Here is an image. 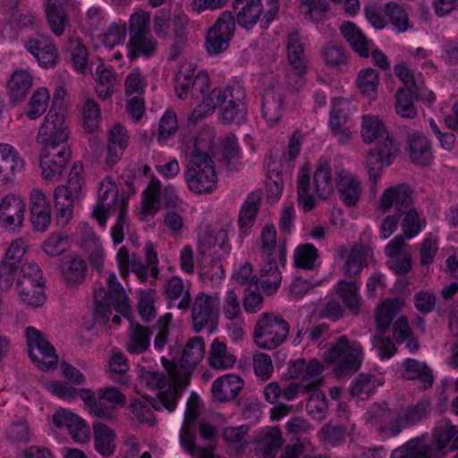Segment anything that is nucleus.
<instances>
[{
    "label": "nucleus",
    "mask_w": 458,
    "mask_h": 458,
    "mask_svg": "<svg viewBox=\"0 0 458 458\" xmlns=\"http://www.w3.org/2000/svg\"><path fill=\"white\" fill-rule=\"evenodd\" d=\"M184 176L189 189L198 194L209 193L216 185V174L212 158L198 148L191 155Z\"/></svg>",
    "instance_id": "nucleus-1"
},
{
    "label": "nucleus",
    "mask_w": 458,
    "mask_h": 458,
    "mask_svg": "<svg viewBox=\"0 0 458 458\" xmlns=\"http://www.w3.org/2000/svg\"><path fill=\"white\" fill-rule=\"evenodd\" d=\"M411 204V189L406 184L390 187L384 191L380 197L379 210L386 213L394 205V214L387 216L380 226V236L387 239L397 228L403 210Z\"/></svg>",
    "instance_id": "nucleus-2"
},
{
    "label": "nucleus",
    "mask_w": 458,
    "mask_h": 458,
    "mask_svg": "<svg viewBox=\"0 0 458 458\" xmlns=\"http://www.w3.org/2000/svg\"><path fill=\"white\" fill-rule=\"evenodd\" d=\"M362 347L358 342H349L342 335L335 344L324 354L327 363H336L334 371L337 377H344L357 371L361 365Z\"/></svg>",
    "instance_id": "nucleus-3"
},
{
    "label": "nucleus",
    "mask_w": 458,
    "mask_h": 458,
    "mask_svg": "<svg viewBox=\"0 0 458 458\" xmlns=\"http://www.w3.org/2000/svg\"><path fill=\"white\" fill-rule=\"evenodd\" d=\"M289 330V323L282 317L265 312L259 317L254 328L255 343L259 348L273 350L285 341Z\"/></svg>",
    "instance_id": "nucleus-4"
},
{
    "label": "nucleus",
    "mask_w": 458,
    "mask_h": 458,
    "mask_svg": "<svg viewBox=\"0 0 458 458\" xmlns=\"http://www.w3.org/2000/svg\"><path fill=\"white\" fill-rule=\"evenodd\" d=\"M235 17L230 11H224L214 25L209 28L205 39V47L210 55L225 52L234 36Z\"/></svg>",
    "instance_id": "nucleus-5"
},
{
    "label": "nucleus",
    "mask_w": 458,
    "mask_h": 458,
    "mask_svg": "<svg viewBox=\"0 0 458 458\" xmlns=\"http://www.w3.org/2000/svg\"><path fill=\"white\" fill-rule=\"evenodd\" d=\"M224 101L220 107V120L223 124L241 125L247 121L248 112L244 88L238 84L225 88Z\"/></svg>",
    "instance_id": "nucleus-6"
},
{
    "label": "nucleus",
    "mask_w": 458,
    "mask_h": 458,
    "mask_svg": "<svg viewBox=\"0 0 458 458\" xmlns=\"http://www.w3.org/2000/svg\"><path fill=\"white\" fill-rule=\"evenodd\" d=\"M29 356L31 361L41 370L54 369L58 361L54 346L45 338L44 335L33 327L26 328Z\"/></svg>",
    "instance_id": "nucleus-7"
},
{
    "label": "nucleus",
    "mask_w": 458,
    "mask_h": 458,
    "mask_svg": "<svg viewBox=\"0 0 458 458\" xmlns=\"http://www.w3.org/2000/svg\"><path fill=\"white\" fill-rule=\"evenodd\" d=\"M162 202L164 207L168 208L176 207L180 199L172 186H166L161 191L160 182L152 178L150 184L143 192L142 211L146 214L155 213L160 208Z\"/></svg>",
    "instance_id": "nucleus-8"
},
{
    "label": "nucleus",
    "mask_w": 458,
    "mask_h": 458,
    "mask_svg": "<svg viewBox=\"0 0 458 458\" xmlns=\"http://www.w3.org/2000/svg\"><path fill=\"white\" fill-rule=\"evenodd\" d=\"M429 402L420 400L416 404L401 409L388 425L381 427L382 432H389L395 437L403 428L411 427L425 420L429 413Z\"/></svg>",
    "instance_id": "nucleus-9"
},
{
    "label": "nucleus",
    "mask_w": 458,
    "mask_h": 458,
    "mask_svg": "<svg viewBox=\"0 0 458 458\" xmlns=\"http://www.w3.org/2000/svg\"><path fill=\"white\" fill-rule=\"evenodd\" d=\"M68 137V126L64 122L45 120L39 128L37 142L42 146L41 150L56 151V149L69 148Z\"/></svg>",
    "instance_id": "nucleus-10"
},
{
    "label": "nucleus",
    "mask_w": 458,
    "mask_h": 458,
    "mask_svg": "<svg viewBox=\"0 0 458 458\" xmlns=\"http://www.w3.org/2000/svg\"><path fill=\"white\" fill-rule=\"evenodd\" d=\"M96 303V319H102L103 322L108 321V317L111 314V308L122 314L125 313L128 310L126 304L127 296L123 288L114 289L111 292L104 288H100L98 292L94 294Z\"/></svg>",
    "instance_id": "nucleus-11"
},
{
    "label": "nucleus",
    "mask_w": 458,
    "mask_h": 458,
    "mask_svg": "<svg viewBox=\"0 0 458 458\" xmlns=\"http://www.w3.org/2000/svg\"><path fill=\"white\" fill-rule=\"evenodd\" d=\"M192 370L189 367H181L174 377H169V381L173 382V386L158 394V400L153 402V407L156 411H161L163 408L169 411L175 410L177 401L181 396L179 390L185 388L190 384Z\"/></svg>",
    "instance_id": "nucleus-12"
},
{
    "label": "nucleus",
    "mask_w": 458,
    "mask_h": 458,
    "mask_svg": "<svg viewBox=\"0 0 458 458\" xmlns=\"http://www.w3.org/2000/svg\"><path fill=\"white\" fill-rule=\"evenodd\" d=\"M219 301L217 298L200 293L195 298L191 318L193 328L200 332L208 324L212 325L217 318Z\"/></svg>",
    "instance_id": "nucleus-13"
},
{
    "label": "nucleus",
    "mask_w": 458,
    "mask_h": 458,
    "mask_svg": "<svg viewBox=\"0 0 458 458\" xmlns=\"http://www.w3.org/2000/svg\"><path fill=\"white\" fill-rule=\"evenodd\" d=\"M24 211L25 204L19 196L6 195L0 202V225L13 232L20 230Z\"/></svg>",
    "instance_id": "nucleus-14"
},
{
    "label": "nucleus",
    "mask_w": 458,
    "mask_h": 458,
    "mask_svg": "<svg viewBox=\"0 0 458 458\" xmlns=\"http://www.w3.org/2000/svg\"><path fill=\"white\" fill-rule=\"evenodd\" d=\"M397 152L398 144L396 141H385L384 144H380L369 151L366 163L369 181L373 186L376 185L377 178L380 175L383 164L390 165L393 162V157Z\"/></svg>",
    "instance_id": "nucleus-15"
},
{
    "label": "nucleus",
    "mask_w": 458,
    "mask_h": 458,
    "mask_svg": "<svg viewBox=\"0 0 458 458\" xmlns=\"http://www.w3.org/2000/svg\"><path fill=\"white\" fill-rule=\"evenodd\" d=\"M25 249L22 241H13L0 264V286L8 289L13 284L15 273L20 267Z\"/></svg>",
    "instance_id": "nucleus-16"
},
{
    "label": "nucleus",
    "mask_w": 458,
    "mask_h": 458,
    "mask_svg": "<svg viewBox=\"0 0 458 458\" xmlns=\"http://www.w3.org/2000/svg\"><path fill=\"white\" fill-rule=\"evenodd\" d=\"M24 168V161L15 148L0 143V186L7 185L15 180L17 173Z\"/></svg>",
    "instance_id": "nucleus-17"
},
{
    "label": "nucleus",
    "mask_w": 458,
    "mask_h": 458,
    "mask_svg": "<svg viewBox=\"0 0 458 458\" xmlns=\"http://www.w3.org/2000/svg\"><path fill=\"white\" fill-rule=\"evenodd\" d=\"M243 379L235 374H226L216 378L211 387L213 400L221 403L231 402L244 386Z\"/></svg>",
    "instance_id": "nucleus-18"
},
{
    "label": "nucleus",
    "mask_w": 458,
    "mask_h": 458,
    "mask_svg": "<svg viewBox=\"0 0 458 458\" xmlns=\"http://www.w3.org/2000/svg\"><path fill=\"white\" fill-rule=\"evenodd\" d=\"M30 220L33 227L45 232L51 222V208L45 194L34 189L30 195Z\"/></svg>",
    "instance_id": "nucleus-19"
},
{
    "label": "nucleus",
    "mask_w": 458,
    "mask_h": 458,
    "mask_svg": "<svg viewBox=\"0 0 458 458\" xmlns=\"http://www.w3.org/2000/svg\"><path fill=\"white\" fill-rule=\"evenodd\" d=\"M72 151L70 148L56 149V151L40 150L39 165L45 180H51L62 174L64 167L70 160Z\"/></svg>",
    "instance_id": "nucleus-20"
},
{
    "label": "nucleus",
    "mask_w": 458,
    "mask_h": 458,
    "mask_svg": "<svg viewBox=\"0 0 458 458\" xmlns=\"http://www.w3.org/2000/svg\"><path fill=\"white\" fill-rule=\"evenodd\" d=\"M336 187L339 198L349 208L355 207L361 196V182L360 179L346 171L337 174Z\"/></svg>",
    "instance_id": "nucleus-21"
},
{
    "label": "nucleus",
    "mask_w": 458,
    "mask_h": 458,
    "mask_svg": "<svg viewBox=\"0 0 458 458\" xmlns=\"http://www.w3.org/2000/svg\"><path fill=\"white\" fill-rule=\"evenodd\" d=\"M262 116L270 126L277 124L284 113V96L274 87L264 90L261 98Z\"/></svg>",
    "instance_id": "nucleus-22"
},
{
    "label": "nucleus",
    "mask_w": 458,
    "mask_h": 458,
    "mask_svg": "<svg viewBox=\"0 0 458 458\" xmlns=\"http://www.w3.org/2000/svg\"><path fill=\"white\" fill-rule=\"evenodd\" d=\"M407 149L411 162L415 165L427 166L433 160L432 147L429 140L421 132L408 135Z\"/></svg>",
    "instance_id": "nucleus-23"
},
{
    "label": "nucleus",
    "mask_w": 458,
    "mask_h": 458,
    "mask_svg": "<svg viewBox=\"0 0 458 458\" xmlns=\"http://www.w3.org/2000/svg\"><path fill=\"white\" fill-rule=\"evenodd\" d=\"M340 32L354 53L362 58L369 56V50L374 43L354 22L344 21L340 26Z\"/></svg>",
    "instance_id": "nucleus-24"
},
{
    "label": "nucleus",
    "mask_w": 458,
    "mask_h": 458,
    "mask_svg": "<svg viewBox=\"0 0 458 458\" xmlns=\"http://www.w3.org/2000/svg\"><path fill=\"white\" fill-rule=\"evenodd\" d=\"M283 443L280 429L276 427L270 428L257 437L255 454L259 458H276Z\"/></svg>",
    "instance_id": "nucleus-25"
},
{
    "label": "nucleus",
    "mask_w": 458,
    "mask_h": 458,
    "mask_svg": "<svg viewBox=\"0 0 458 458\" xmlns=\"http://www.w3.org/2000/svg\"><path fill=\"white\" fill-rule=\"evenodd\" d=\"M118 190L112 181H104L98 190V199L93 211V216L100 225L104 226L106 221V213L116 203Z\"/></svg>",
    "instance_id": "nucleus-26"
},
{
    "label": "nucleus",
    "mask_w": 458,
    "mask_h": 458,
    "mask_svg": "<svg viewBox=\"0 0 458 458\" xmlns=\"http://www.w3.org/2000/svg\"><path fill=\"white\" fill-rule=\"evenodd\" d=\"M233 9L238 24L246 29H252L262 14L260 0H234Z\"/></svg>",
    "instance_id": "nucleus-27"
},
{
    "label": "nucleus",
    "mask_w": 458,
    "mask_h": 458,
    "mask_svg": "<svg viewBox=\"0 0 458 458\" xmlns=\"http://www.w3.org/2000/svg\"><path fill=\"white\" fill-rule=\"evenodd\" d=\"M456 434V428L451 425L448 420H445L433 429L429 442H427L428 437L425 436L424 445L431 456L435 458L447 446Z\"/></svg>",
    "instance_id": "nucleus-28"
},
{
    "label": "nucleus",
    "mask_w": 458,
    "mask_h": 458,
    "mask_svg": "<svg viewBox=\"0 0 458 458\" xmlns=\"http://www.w3.org/2000/svg\"><path fill=\"white\" fill-rule=\"evenodd\" d=\"M360 133L363 141L368 144L377 142V146H379L385 141H395L390 137L383 123L372 115L362 116Z\"/></svg>",
    "instance_id": "nucleus-29"
},
{
    "label": "nucleus",
    "mask_w": 458,
    "mask_h": 458,
    "mask_svg": "<svg viewBox=\"0 0 458 458\" xmlns=\"http://www.w3.org/2000/svg\"><path fill=\"white\" fill-rule=\"evenodd\" d=\"M31 85L32 77L29 72L23 70L14 72L7 83L10 104L16 106L22 102Z\"/></svg>",
    "instance_id": "nucleus-30"
},
{
    "label": "nucleus",
    "mask_w": 458,
    "mask_h": 458,
    "mask_svg": "<svg viewBox=\"0 0 458 458\" xmlns=\"http://www.w3.org/2000/svg\"><path fill=\"white\" fill-rule=\"evenodd\" d=\"M313 182L319 199H327L333 192L331 165L328 159L321 157L318 160L313 175Z\"/></svg>",
    "instance_id": "nucleus-31"
},
{
    "label": "nucleus",
    "mask_w": 458,
    "mask_h": 458,
    "mask_svg": "<svg viewBox=\"0 0 458 458\" xmlns=\"http://www.w3.org/2000/svg\"><path fill=\"white\" fill-rule=\"evenodd\" d=\"M46 15L52 32L61 36L70 22L63 3L60 0H48L46 4Z\"/></svg>",
    "instance_id": "nucleus-32"
},
{
    "label": "nucleus",
    "mask_w": 458,
    "mask_h": 458,
    "mask_svg": "<svg viewBox=\"0 0 458 458\" xmlns=\"http://www.w3.org/2000/svg\"><path fill=\"white\" fill-rule=\"evenodd\" d=\"M96 450L104 456L114 454L115 433L107 425L95 421L92 425Z\"/></svg>",
    "instance_id": "nucleus-33"
},
{
    "label": "nucleus",
    "mask_w": 458,
    "mask_h": 458,
    "mask_svg": "<svg viewBox=\"0 0 458 458\" xmlns=\"http://www.w3.org/2000/svg\"><path fill=\"white\" fill-rule=\"evenodd\" d=\"M260 191H252L245 199L239 214V225L243 233H248L252 227L259 209Z\"/></svg>",
    "instance_id": "nucleus-34"
},
{
    "label": "nucleus",
    "mask_w": 458,
    "mask_h": 458,
    "mask_svg": "<svg viewBox=\"0 0 458 458\" xmlns=\"http://www.w3.org/2000/svg\"><path fill=\"white\" fill-rule=\"evenodd\" d=\"M335 289L345 307L352 314H359L361 307V297L356 282L341 280L337 283Z\"/></svg>",
    "instance_id": "nucleus-35"
},
{
    "label": "nucleus",
    "mask_w": 458,
    "mask_h": 458,
    "mask_svg": "<svg viewBox=\"0 0 458 458\" xmlns=\"http://www.w3.org/2000/svg\"><path fill=\"white\" fill-rule=\"evenodd\" d=\"M419 98V89H398L395 93V111L397 114L403 118H414L417 115L415 102Z\"/></svg>",
    "instance_id": "nucleus-36"
},
{
    "label": "nucleus",
    "mask_w": 458,
    "mask_h": 458,
    "mask_svg": "<svg viewBox=\"0 0 458 458\" xmlns=\"http://www.w3.org/2000/svg\"><path fill=\"white\" fill-rule=\"evenodd\" d=\"M397 299L387 300L379 306L375 314L376 335H385L400 310Z\"/></svg>",
    "instance_id": "nucleus-37"
},
{
    "label": "nucleus",
    "mask_w": 458,
    "mask_h": 458,
    "mask_svg": "<svg viewBox=\"0 0 458 458\" xmlns=\"http://www.w3.org/2000/svg\"><path fill=\"white\" fill-rule=\"evenodd\" d=\"M172 45L169 47L168 59L175 61L184 51L188 42L186 21L183 18L175 17L173 20Z\"/></svg>",
    "instance_id": "nucleus-38"
},
{
    "label": "nucleus",
    "mask_w": 458,
    "mask_h": 458,
    "mask_svg": "<svg viewBox=\"0 0 458 458\" xmlns=\"http://www.w3.org/2000/svg\"><path fill=\"white\" fill-rule=\"evenodd\" d=\"M424 442V435L414 437L394 449L391 454V458H433L425 447Z\"/></svg>",
    "instance_id": "nucleus-39"
},
{
    "label": "nucleus",
    "mask_w": 458,
    "mask_h": 458,
    "mask_svg": "<svg viewBox=\"0 0 458 458\" xmlns=\"http://www.w3.org/2000/svg\"><path fill=\"white\" fill-rule=\"evenodd\" d=\"M208 360L213 369H226L233 366L236 359L227 352L226 344L216 338L210 345Z\"/></svg>",
    "instance_id": "nucleus-40"
},
{
    "label": "nucleus",
    "mask_w": 458,
    "mask_h": 458,
    "mask_svg": "<svg viewBox=\"0 0 458 458\" xmlns=\"http://www.w3.org/2000/svg\"><path fill=\"white\" fill-rule=\"evenodd\" d=\"M19 295L22 302L31 307H40L46 300L43 290V282L33 283L26 280L22 284H17Z\"/></svg>",
    "instance_id": "nucleus-41"
},
{
    "label": "nucleus",
    "mask_w": 458,
    "mask_h": 458,
    "mask_svg": "<svg viewBox=\"0 0 458 458\" xmlns=\"http://www.w3.org/2000/svg\"><path fill=\"white\" fill-rule=\"evenodd\" d=\"M205 343L202 337L197 336L190 339L182 352L180 367H189L194 369L204 356Z\"/></svg>",
    "instance_id": "nucleus-42"
},
{
    "label": "nucleus",
    "mask_w": 458,
    "mask_h": 458,
    "mask_svg": "<svg viewBox=\"0 0 458 458\" xmlns=\"http://www.w3.org/2000/svg\"><path fill=\"white\" fill-rule=\"evenodd\" d=\"M198 415L199 409L186 405L184 420L180 432V442L187 453H191L192 450L196 447V436L193 432H191V427L193 426V422Z\"/></svg>",
    "instance_id": "nucleus-43"
},
{
    "label": "nucleus",
    "mask_w": 458,
    "mask_h": 458,
    "mask_svg": "<svg viewBox=\"0 0 458 458\" xmlns=\"http://www.w3.org/2000/svg\"><path fill=\"white\" fill-rule=\"evenodd\" d=\"M383 12L398 32H404L411 27L407 11L403 5L389 2L385 4Z\"/></svg>",
    "instance_id": "nucleus-44"
},
{
    "label": "nucleus",
    "mask_w": 458,
    "mask_h": 458,
    "mask_svg": "<svg viewBox=\"0 0 458 458\" xmlns=\"http://www.w3.org/2000/svg\"><path fill=\"white\" fill-rule=\"evenodd\" d=\"M157 45V41L151 34L130 38L128 43L130 47L129 55L131 59L137 58L140 55L150 57L156 53Z\"/></svg>",
    "instance_id": "nucleus-45"
},
{
    "label": "nucleus",
    "mask_w": 458,
    "mask_h": 458,
    "mask_svg": "<svg viewBox=\"0 0 458 458\" xmlns=\"http://www.w3.org/2000/svg\"><path fill=\"white\" fill-rule=\"evenodd\" d=\"M406 377L408 379H419L424 384V388H428L433 384V374L429 367L417 360L407 359L404 363Z\"/></svg>",
    "instance_id": "nucleus-46"
},
{
    "label": "nucleus",
    "mask_w": 458,
    "mask_h": 458,
    "mask_svg": "<svg viewBox=\"0 0 458 458\" xmlns=\"http://www.w3.org/2000/svg\"><path fill=\"white\" fill-rule=\"evenodd\" d=\"M131 327L133 329L127 350L131 354L142 353L149 347L151 332L148 327L139 323L132 324Z\"/></svg>",
    "instance_id": "nucleus-47"
},
{
    "label": "nucleus",
    "mask_w": 458,
    "mask_h": 458,
    "mask_svg": "<svg viewBox=\"0 0 458 458\" xmlns=\"http://www.w3.org/2000/svg\"><path fill=\"white\" fill-rule=\"evenodd\" d=\"M286 48L288 60L293 69H298L299 72H306V65L301 58L303 47L298 31L291 32L288 35Z\"/></svg>",
    "instance_id": "nucleus-48"
},
{
    "label": "nucleus",
    "mask_w": 458,
    "mask_h": 458,
    "mask_svg": "<svg viewBox=\"0 0 458 458\" xmlns=\"http://www.w3.org/2000/svg\"><path fill=\"white\" fill-rule=\"evenodd\" d=\"M293 264L295 267L313 270L318 258V250L311 243L300 244L294 250Z\"/></svg>",
    "instance_id": "nucleus-49"
},
{
    "label": "nucleus",
    "mask_w": 458,
    "mask_h": 458,
    "mask_svg": "<svg viewBox=\"0 0 458 458\" xmlns=\"http://www.w3.org/2000/svg\"><path fill=\"white\" fill-rule=\"evenodd\" d=\"M267 264L260 269V285L268 293L276 292L281 283V274L274 259H267Z\"/></svg>",
    "instance_id": "nucleus-50"
},
{
    "label": "nucleus",
    "mask_w": 458,
    "mask_h": 458,
    "mask_svg": "<svg viewBox=\"0 0 458 458\" xmlns=\"http://www.w3.org/2000/svg\"><path fill=\"white\" fill-rule=\"evenodd\" d=\"M379 82L378 72L372 68L361 70L356 78V85L361 94L374 99L377 96V88Z\"/></svg>",
    "instance_id": "nucleus-51"
},
{
    "label": "nucleus",
    "mask_w": 458,
    "mask_h": 458,
    "mask_svg": "<svg viewBox=\"0 0 458 458\" xmlns=\"http://www.w3.org/2000/svg\"><path fill=\"white\" fill-rule=\"evenodd\" d=\"M310 175L306 165H303L301 168V175L298 180L297 194L298 203L306 212L310 211L315 207V199L313 195L310 193Z\"/></svg>",
    "instance_id": "nucleus-52"
},
{
    "label": "nucleus",
    "mask_w": 458,
    "mask_h": 458,
    "mask_svg": "<svg viewBox=\"0 0 458 458\" xmlns=\"http://www.w3.org/2000/svg\"><path fill=\"white\" fill-rule=\"evenodd\" d=\"M225 89L216 88L208 95L202 96V105L197 106L192 113L195 118L211 114L217 106H222L224 101Z\"/></svg>",
    "instance_id": "nucleus-53"
},
{
    "label": "nucleus",
    "mask_w": 458,
    "mask_h": 458,
    "mask_svg": "<svg viewBox=\"0 0 458 458\" xmlns=\"http://www.w3.org/2000/svg\"><path fill=\"white\" fill-rule=\"evenodd\" d=\"M86 263L81 259L75 257L62 266V273L69 284H80L84 281Z\"/></svg>",
    "instance_id": "nucleus-54"
},
{
    "label": "nucleus",
    "mask_w": 458,
    "mask_h": 458,
    "mask_svg": "<svg viewBox=\"0 0 458 458\" xmlns=\"http://www.w3.org/2000/svg\"><path fill=\"white\" fill-rule=\"evenodd\" d=\"M48 100L49 93L47 88H39L35 90L28 104L27 116L31 120L41 116L47 109Z\"/></svg>",
    "instance_id": "nucleus-55"
},
{
    "label": "nucleus",
    "mask_w": 458,
    "mask_h": 458,
    "mask_svg": "<svg viewBox=\"0 0 458 458\" xmlns=\"http://www.w3.org/2000/svg\"><path fill=\"white\" fill-rule=\"evenodd\" d=\"M263 297L259 289L258 278L251 277L244 291L243 308L247 312L254 313L262 307Z\"/></svg>",
    "instance_id": "nucleus-56"
},
{
    "label": "nucleus",
    "mask_w": 458,
    "mask_h": 458,
    "mask_svg": "<svg viewBox=\"0 0 458 458\" xmlns=\"http://www.w3.org/2000/svg\"><path fill=\"white\" fill-rule=\"evenodd\" d=\"M404 217L401 223L403 235L407 239H411L416 236L420 231V222L418 212L413 208L412 198L411 197V204L403 210Z\"/></svg>",
    "instance_id": "nucleus-57"
},
{
    "label": "nucleus",
    "mask_w": 458,
    "mask_h": 458,
    "mask_svg": "<svg viewBox=\"0 0 458 458\" xmlns=\"http://www.w3.org/2000/svg\"><path fill=\"white\" fill-rule=\"evenodd\" d=\"M195 75L196 69L191 66L178 72L175 78V92L179 98L185 99L189 93L191 95Z\"/></svg>",
    "instance_id": "nucleus-58"
},
{
    "label": "nucleus",
    "mask_w": 458,
    "mask_h": 458,
    "mask_svg": "<svg viewBox=\"0 0 458 458\" xmlns=\"http://www.w3.org/2000/svg\"><path fill=\"white\" fill-rule=\"evenodd\" d=\"M68 51L71 55V60L73 63L74 68L84 73L89 68L88 63V50L82 42L79 39L70 40L68 45Z\"/></svg>",
    "instance_id": "nucleus-59"
},
{
    "label": "nucleus",
    "mask_w": 458,
    "mask_h": 458,
    "mask_svg": "<svg viewBox=\"0 0 458 458\" xmlns=\"http://www.w3.org/2000/svg\"><path fill=\"white\" fill-rule=\"evenodd\" d=\"M323 57L326 64L332 68L345 65L348 62L344 48L335 43H328L323 49Z\"/></svg>",
    "instance_id": "nucleus-60"
},
{
    "label": "nucleus",
    "mask_w": 458,
    "mask_h": 458,
    "mask_svg": "<svg viewBox=\"0 0 458 458\" xmlns=\"http://www.w3.org/2000/svg\"><path fill=\"white\" fill-rule=\"evenodd\" d=\"M83 127L88 132H93L98 127L100 109L96 101L88 99L82 109Z\"/></svg>",
    "instance_id": "nucleus-61"
},
{
    "label": "nucleus",
    "mask_w": 458,
    "mask_h": 458,
    "mask_svg": "<svg viewBox=\"0 0 458 458\" xmlns=\"http://www.w3.org/2000/svg\"><path fill=\"white\" fill-rule=\"evenodd\" d=\"M157 400L158 398H149L145 403L134 400L130 405L131 411L135 415L140 422L154 425L155 420L151 408L155 409L153 407V402Z\"/></svg>",
    "instance_id": "nucleus-62"
},
{
    "label": "nucleus",
    "mask_w": 458,
    "mask_h": 458,
    "mask_svg": "<svg viewBox=\"0 0 458 458\" xmlns=\"http://www.w3.org/2000/svg\"><path fill=\"white\" fill-rule=\"evenodd\" d=\"M366 266V254L359 249H352L344 263V269L347 276H356L360 273L361 268Z\"/></svg>",
    "instance_id": "nucleus-63"
},
{
    "label": "nucleus",
    "mask_w": 458,
    "mask_h": 458,
    "mask_svg": "<svg viewBox=\"0 0 458 458\" xmlns=\"http://www.w3.org/2000/svg\"><path fill=\"white\" fill-rule=\"evenodd\" d=\"M149 14L140 11L131 16L129 34L130 38L144 36L148 33Z\"/></svg>",
    "instance_id": "nucleus-64"
}]
</instances>
